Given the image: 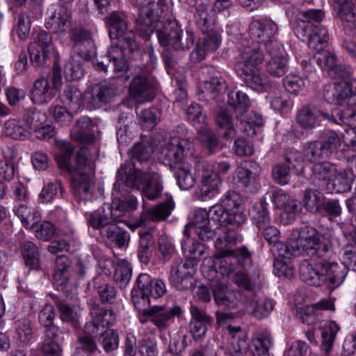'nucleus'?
I'll list each match as a JSON object with an SVG mask.
<instances>
[{"mask_svg":"<svg viewBox=\"0 0 356 356\" xmlns=\"http://www.w3.org/2000/svg\"><path fill=\"white\" fill-rule=\"evenodd\" d=\"M122 82L120 78H112L95 85L83 95V101L87 107L91 110L95 109L109 102L119 94Z\"/></svg>","mask_w":356,"mask_h":356,"instance_id":"8","label":"nucleus"},{"mask_svg":"<svg viewBox=\"0 0 356 356\" xmlns=\"http://www.w3.org/2000/svg\"><path fill=\"white\" fill-rule=\"evenodd\" d=\"M96 54V47L93 39L72 46V56L83 61H90Z\"/></svg>","mask_w":356,"mask_h":356,"instance_id":"59","label":"nucleus"},{"mask_svg":"<svg viewBox=\"0 0 356 356\" xmlns=\"http://www.w3.org/2000/svg\"><path fill=\"white\" fill-rule=\"evenodd\" d=\"M62 101L70 109L76 113L83 104V95L76 85L67 84L63 90Z\"/></svg>","mask_w":356,"mask_h":356,"instance_id":"44","label":"nucleus"},{"mask_svg":"<svg viewBox=\"0 0 356 356\" xmlns=\"http://www.w3.org/2000/svg\"><path fill=\"white\" fill-rule=\"evenodd\" d=\"M172 170L180 189L189 190L194 186L195 179L191 172V165L188 163L179 164Z\"/></svg>","mask_w":356,"mask_h":356,"instance_id":"43","label":"nucleus"},{"mask_svg":"<svg viewBox=\"0 0 356 356\" xmlns=\"http://www.w3.org/2000/svg\"><path fill=\"white\" fill-rule=\"evenodd\" d=\"M114 221H118L110 209L109 204H104L99 209L90 213L87 217V223L92 229L98 230L99 236L108 229Z\"/></svg>","mask_w":356,"mask_h":356,"instance_id":"28","label":"nucleus"},{"mask_svg":"<svg viewBox=\"0 0 356 356\" xmlns=\"http://www.w3.org/2000/svg\"><path fill=\"white\" fill-rule=\"evenodd\" d=\"M90 314L91 320L84 326V333L89 337H93L97 334L100 327H108L115 321V315L111 310L101 307L96 303L91 305Z\"/></svg>","mask_w":356,"mask_h":356,"instance_id":"16","label":"nucleus"},{"mask_svg":"<svg viewBox=\"0 0 356 356\" xmlns=\"http://www.w3.org/2000/svg\"><path fill=\"white\" fill-rule=\"evenodd\" d=\"M151 170L137 166L131 161H125L117 171L116 181L113 187L128 190H140L147 181Z\"/></svg>","mask_w":356,"mask_h":356,"instance_id":"7","label":"nucleus"},{"mask_svg":"<svg viewBox=\"0 0 356 356\" xmlns=\"http://www.w3.org/2000/svg\"><path fill=\"white\" fill-rule=\"evenodd\" d=\"M284 160L283 164L296 175H300L303 172V158L298 151L293 148L287 149L284 154Z\"/></svg>","mask_w":356,"mask_h":356,"instance_id":"57","label":"nucleus"},{"mask_svg":"<svg viewBox=\"0 0 356 356\" xmlns=\"http://www.w3.org/2000/svg\"><path fill=\"white\" fill-rule=\"evenodd\" d=\"M228 104L233 107L238 115L243 116L245 113L250 106V102L248 96L240 90L234 92L232 91L228 94Z\"/></svg>","mask_w":356,"mask_h":356,"instance_id":"51","label":"nucleus"},{"mask_svg":"<svg viewBox=\"0 0 356 356\" xmlns=\"http://www.w3.org/2000/svg\"><path fill=\"white\" fill-rule=\"evenodd\" d=\"M181 250L186 257L191 259H200L207 250L205 245L193 238H183L181 242Z\"/></svg>","mask_w":356,"mask_h":356,"instance_id":"50","label":"nucleus"},{"mask_svg":"<svg viewBox=\"0 0 356 356\" xmlns=\"http://www.w3.org/2000/svg\"><path fill=\"white\" fill-rule=\"evenodd\" d=\"M312 165V177L318 181H325L335 170L336 165L330 162H314Z\"/></svg>","mask_w":356,"mask_h":356,"instance_id":"64","label":"nucleus"},{"mask_svg":"<svg viewBox=\"0 0 356 356\" xmlns=\"http://www.w3.org/2000/svg\"><path fill=\"white\" fill-rule=\"evenodd\" d=\"M236 244V243H235ZM235 246H234V257L236 258L235 259H227L226 260L227 261H223L224 259L218 258L216 257V252L214 254V258L216 259L215 261V266H218V271L222 275L226 276L229 277L232 273H234L235 270V265L238 263L239 264H241V260L245 261L247 259H249L251 257V253L249 252V250L245 247H242L240 248L238 251L235 250Z\"/></svg>","mask_w":356,"mask_h":356,"instance_id":"32","label":"nucleus"},{"mask_svg":"<svg viewBox=\"0 0 356 356\" xmlns=\"http://www.w3.org/2000/svg\"><path fill=\"white\" fill-rule=\"evenodd\" d=\"M97 341L106 353H113L119 347V333L113 329H107L99 335Z\"/></svg>","mask_w":356,"mask_h":356,"instance_id":"49","label":"nucleus"},{"mask_svg":"<svg viewBox=\"0 0 356 356\" xmlns=\"http://www.w3.org/2000/svg\"><path fill=\"white\" fill-rule=\"evenodd\" d=\"M70 335V331L68 329L55 325L45 328L41 348L44 356H61L62 343Z\"/></svg>","mask_w":356,"mask_h":356,"instance_id":"13","label":"nucleus"},{"mask_svg":"<svg viewBox=\"0 0 356 356\" xmlns=\"http://www.w3.org/2000/svg\"><path fill=\"white\" fill-rule=\"evenodd\" d=\"M4 132L6 136L18 140H24L30 135L24 121L15 119H10L5 122Z\"/></svg>","mask_w":356,"mask_h":356,"instance_id":"47","label":"nucleus"},{"mask_svg":"<svg viewBox=\"0 0 356 356\" xmlns=\"http://www.w3.org/2000/svg\"><path fill=\"white\" fill-rule=\"evenodd\" d=\"M211 219L216 221L222 227H225L223 238L218 237L215 242L216 257L224 259H235L234 255V246L236 243L237 234L235 232L246 220L243 212H231L220 204L212 206L209 209Z\"/></svg>","mask_w":356,"mask_h":356,"instance_id":"2","label":"nucleus"},{"mask_svg":"<svg viewBox=\"0 0 356 356\" xmlns=\"http://www.w3.org/2000/svg\"><path fill=\"white\" fill-rule=\"evenodd\" d=\"M21 250L25 264L31 269H37L40 265L38 247L31 241H25L21 245Z\"/></svg>","mask_w":356,"mask_h":356,"instance_id":"56","label":"nucleus"},{"mask_svg":"<svg viewBox=\"0 0 356 356\" xmlns=\"http://www.w3.org/2000/svg\"><path fill=\"white\" fill-rule=\"evenodd\" d=\"M139 291L145 295H150L154 298L161 297L166 291L165 284L159 279H152L147 273H141L137 278Z\"/></svg>","mask_w":356,"mask_h":356,"instance_id":"31","label":"nucleus"},{"mask_svg":"<svg viewBox=\"0 0 356 356\" xmlns=\"http://www.w3.org/2000/svg\"><path fill=\"white\" fill-rule=\"evenodd\" d=\"M56 307L59 312V318L62 322L76 327L79 323V314L75 307L70 304L59 302Z\"/></svg>","mask_w":356,"mask_h":356,"instance_id":"60","label":"nucleus"},{"mask_svg":"<svg viewBox=\"0 0 356 356\" xmlns=\"http://www.w3.org/2000/svg\"><path fill=\"white\" fill-rule=\"evenodd\" d=\"M106 23L111 40H120L127 37L136 40L135 33L132 31L128 30L127 19L124 13L117 11L112 12L106 17Z\"/></svg>","mask_w":356,"mask_h":356,"instance_id":"26","label":"nucleus"},{"mask_svg":"<svg viewBox=\"0 0 356 356\" xmlns=\"http://www.w3.org/2000/svg\"><path fill=\"white\" fill-rule=\"evenodd\" d=\"M334 254L329 255L323 259V277L325 283L330 289H335L341 286L347 274L348 269L343 263H338L332 259Z\"/></svg>","mask_w":356,"mask_h":356,"instance_id":"18","label":"nucleus"},{"mask_svg":"<svg viewBox=\"0 0 356 356\" xmlns=\"http://www.w3.org/2000/svg\"><path fill=\"white\" fill-rule=\"evenodd\" d=\"M332 175L327 184L332 186V189L335 193H343L351 189L353 179L347 168L337 170L336 167Z\"/></svg>","mask_w":356,"mask_h":356,"instance_id":"39","label":"nucleus"},{"mask_svg":"<svg viewBox=\"0 0 356 356\" xmlns=\"http://www.w3.org/2000/svg\"><path fill=\"white\" fill-rule=\"evenodd\" d=\"M215 121L219 128L225 129V131L221 133L223 138L229 140L236 136V133L232 122V116L227 110H219L216 115Z\"/></svg>","mask_w":356,"mask_h":356,"instance_id":"52","label":"nucleus"},{"mask_svg":"<svg viewBox=\"0 0 356 356\" xmlns=\"http://www.w3.org/2000/svg\"><path fill=\"white\" fill-rule=\"evenodd\" d=\"M289 248L291 255L294 257L307 255L322 259L334 254L332 246L321 241L317 231L309 227L301 229L297 236L292 234Z\"/></svg>","mask_w":356,"mask_h":356,"instance_id":"4","label":"nucleus"},{"mask_svg":"<svg viewBox=\"0 0 356 356\" xmlns=\"http://www.w3.org/2000/svg\"><path fill=\"white\" fill-rule=\"evenodd\" d=\"M324 194L318 189L309 188L304 191L302 199V207L313 214H318L325 198Z\"/></svg>","mask_w":356,"mask_h":356,"instance_id":"40","label":"nucleus"},{"mask_svg":"<svg viewBox=\"0 0 356 356\" xmlns=\"http://www.w3.org/2000/svg\"><path fill=\"white\" fill-rule=\"evenodd\" d=\"M156 33L161 45L172 48L174 42L181 33V29L176 21H167L163 27L156 31Z\"/></svg>","mask_w":356,"mask_h":356,"instance_id":"38","label":"nucleus"},{"mask_svg":"<svg viewBox=\"0 0 356 356\" xmlns=\"http://www.w3.org/2000/svg\"><path fill=\"white\" fill-rule=\"evenodd\" d=\"M222 179L218 172L214 170L206 172L201 178L200 186V198L205 200L212 198L219 193Z\"/></svg>","mask_w":356,"mask_h":356,"instance_id":"34","label":"nucleus"},{"mask_svg":"<svg viewBox=\"0 0 356 356\" xmlns=\"http://www.w3.org/2000/svg\"><path fill=\"white\" fill-rule=\"evenodd\" d=\"M120 220L114 221L108 229H104V233L100 236L105 243L114 245L119 248L127 246L129 243L130 236L129 233L118 225Z\"/></svg>","mask_w":356,"mask_h":356,"instance_id":"33","label":"nucleus"},{"mask_svg":"<svg viewBox=\"0 0 356 356\" xmlns=\"http://www.w3.org/2000/svg\"><path fill=\"white\" fill-rule=\"evenodd\" d=\"M197 137L210 154L216 153L222 147L216 134L211 129H204L200 131Z\"/></svg>","mask_w":356,"mask_h":356,"instance_id":"54","label":"nucleus"},{"mask_svg":"<svg viewBox=\"0 0 356 356\" xmlns=\"http://www.w3.org/2000/svg\"><path fill=\"white\" fill-rule=\"evenodd\" d=\"M83 62L75 56H71L64 68L65 76L68 81L79 80L83 76L84 73Z\"/></svg>","mask_w":356,"mask_h":356,"instance_id":"61","label":"nucleus"},{"mask_svg":"<svg viewBox=\"0 0 356 356\" xmlns=\"http://www.w3.org/2000/svg\"><path fill=\"white\" fill-rule=\"evenodd\" d=\"M268 56L270 57L268 60V74L273 76H282L288 68V58L283 46L276 39L275 44L268 40Z\"/></svg>","mask_w":356,"mask_h":356,"instance_id":"20","label":"nucleus"},{"mask_svg":"<svg viewBox=\"0 0 356 356\" xmlns=\"http://www.w3.org/2000/svg\"><path fill=\"white\" fill-rule=\"evenodd\" d=\"M234 318V316L232 313L216 312L217 324L227 330L234 356H244L248 348V336L240 326L230 324Z\"/></svg>","mask_w":356,"mask_h":356,"instance_id":"10","label":"nucleus"},{"mask_svg":"<svg viewBox=\"0 0 356 356\" xmlns=\"http://www.w3.org/2000/svg\"><path fill=\"white\" fill-rule=\"evenodd\" d=\"M139 236L138 257L140 262L147 264L149 261L152 250L154 248L155 239L149 231L140 232Z\"/></svg>","mask_w":356,"mask_h":356,"instance_id":"42","label":"nucleus"},{"mask_svg":"<svg viewBox=\"0 0 356 356\" xmlns=\"http://www.w3.org/2000/svg\"><path fill=\"white\" fill-rule=\"evenodd\" d=\"M72 20V13L65 6H59L47 19L45 26L54 33L65 35L66 26Z\"/></svg>","mask_w":356,"mask_h":356,"instance_id":"29","label":"nucleus"},{"mask_svg":"<svg viewBox=\"0 0 356 356\" xmlns=\"http://www.w3.org/2000/svg\"><path fill=\"white\" fill-rule=\"evenodd\" d=\"M216 303L225 307H234L237 298L233 291H228L227 284L222 281L215 280L211 284Z\"/></svg>","mask_w":356,"mask_h":356,"instance_id":"35","label":"nucleus"},{"mask_svg":"<svg viewBox=\"0 0 356 356\" xmlns=\"http://www.w3.org/2000/svg\"><path fill=\"white\" fill-rule=\"evenodd\" d=\"M193 265L191 261L176 260L171 266L169 277L171 284L179 291H186L194 287Z\"/></svg>","mask_w":356,"mask_h":356,"instance_id":"12","label":"nucleus"},{"mask_svg":"<svg viewBox=\"0 0 356 356\" xmlns=\"http://www.w3.org/2000/svg\"><path fill=\"white\" fill-rule=\"evenodd\" d=\"M323 259L304 260L299 268L300 277L309 285L320 286L325 283Z\"/></svg>","mask_w":356,"mask_h":356,"instance_id":"21","label":"nucleus"},{"mask_svg":"<svg viewBox=\"0 0 356 356\" xmlns=\"http://www.w3.org/2000/svg\"><path fill=\"white\" fill-rule=\"evenodd\" d=\"M97 350V344L92 337L81 335L77 339L76 356H92Z\"/></svg>","mask_w":356,"mask_h":356,"instance_id":"63","label":"nucleus"},{"mask_svg":"<svg viewBox=\"0 0 356 356\" xmlns=\"http://www.w3.org/2000/svg\"><path fill=\"white\" fill-rule=\"evenodd\" d=\"M132 3L139 8L136 22V29L140 35L149 37L154 31L163 13L167 10L166 0H138Z\"/></svg>","mask_w":356,"mask_h":356,"instance_id":"5","label":"nucleus"},{"mask_svg":"<svg viewBox=\"0 0 356 356\" xmlns=\"http://www.w3.org/2000/svg\"><path fill=\"white\" fill-rule=\"evenodd\" d=\"M241 60L235 65L238 76L246 81L257 71L256 66L264 60V56L259 49L250 47H245L240 54Z\"/></svg>","mask_w":356,"mask_h":356,"instance_id":"14","label":"nucleus"},{"mask_svg":"<svg viewBox=\"0 0 356 356\" xmlns=\"http://www.w3.org/2000/svg\"><path fill=\"white\" fill-rule=\"evenodd\" d=\"M210 213L205 209H197L191 218V226H193V232L203 241L211 240L216 236L215 229L210 226Z\"/></svg>","mask_w":356,"mask_h":356,"instance_id":"25","label":"nucleus"},{"mask_svg":"<svg viewBox=\"0 0 356 356\" xmlns=\"http://www.w3.org/2000/svg\"><path fill=\"white\" fill-rule=\"evenodd\" d=\"M88 150L81 148L74 154V147L67 144L55 155L58 167L69 172L76 173L72 179L73 195L78 202L91 201L94 195L93 168L88 161Z\"/></svg>","mask_w":356,"mask_h":356,"instance_id":"1","label":"nucleus"},{"mask_svg":"<svg viewBox=\"0 0 356 356\" xmlns=\"http://www.w3.org/2000/svg\"><path fill=\"white\" fill-rule=\"evenodd\" d=\"M337 105L356 106V80L336 83Z\"/></svg>","mask_w":356,"mask_h":356,"instance_id":"37","label":"nucleus"},{"mask_svg":"<svg viewBox=\"0 0 356 356\" xmlns=\"http://www.w3.org/2000/svg\"><path fill=\"white\" fill-rule=\"evenodd\" d=\"M90 314L91 320L84 326V333L89 337H93L97 334L100 327H108L115 321V315L111 310L101 307L96 303L91 305Z\"/></svg>","mask_w":356,"mask_h":356,"instance_id":"17","label":"nucleus"},{"mask_svg":"<svg viewBox=\"0 0 356 356\" xmlns=\"http://www.w3.org/2000/svg\"><path fill=\"white\" fill-rule=\"evenodd\" d=\"M299 16V21L294 27L296 35L302 41L307 42L310 49H323L328 40L327 30L320 24L324 13L321 10L310 9L300 12Z\"/></svg>","mask_w":356,"mask_h":356,"instance_id":"3","label":"nucleus"},{"mask_svg":"<svg viewBox=\"0 0 356 356\" xmlns=\"http://www.w3.org/2000/svg\"><path fill=\"white\" fill-rule=\"evenodd\" d=\"M317 118V108L304 106L297 114V122L305 129H312L316 126Z\"/></svg>","mask_w":356,"mask_h":356,"instance_id":"55","label":"nucleus"},{"mask_svg":"<svg viewBox=\"0 0 356 356\" xmlns=\"http://www.w3.org/2000/svg\"><path fill=\"white\" fill-rule=\"evenodd\" d=\"M304 158L309 163L330 157L319 140L307 142L303 145Z\"/></svg>","mask_w":356,"mask_h":356,"instance_id":"41","label":"nucleus"},{"mask_svg":"<svg viewBox=\"0 0 356 356\" xmlns=\"http://www.w3.org/2000/svg\"><path fill=\"white\" fill-rule=\"evenodd\" d=\"M130 70V75L124 79L127 80L129 76L132 77L129 86L130 95L138 103L152 101L155 97V92L151 71L145 65H134Z\"/></svg>","mask_w":356,"mask_h":356,"instance_id":"6","label":"nucleus"},{"mask_svg":"<svg viewBox=\"0 0 356 356\" xmlns=\"http://www.w3.org/2000/svg\"><path fill=\"white\" fill-rule=\"evenodd\" d=\"M318 140L330 156L337 152L341 147L340 136L336 131L331 129L323 131Z\"/></svg>","mask_w":356,"mask_h":356,"instance_id":"53","label":"nucleus"},{"mask_svg":"<svg viewBox=\"0 0 356 356\" xmlns=\"http://www.w3.org/2000/svg\"><path fill=\"white\" fill-rule=\"evenodd\" d=\"M92 122L87 116H83L76 121V125L73 133L77 141L83 143H90L94 139V136L90 133Z\"/></svg>","mask_w":356,"mask_h":356,"instance_id":"46","label":"nucleus"},{"mask_svg":"<svg viewBox=\"0 0 356 356\" xmlns=\"http://www.w3.org/2000/svg\"><path fill=\"white\" fill-rule=\"evenodd\" d=\"M154 149L152 145L148 143H136L129 151V159L137 166H141L145 170H157L156 163L152 158Z\"/></svg>","mask_w":356,"mask_h":356,"instance_id":"23","label":"nucleus"},{"mask_svg":"<svg viewBox=\"0 0 356 356\" xmlns=\"http://www.w3.org/2000/svg\"><path fill=\"white\" fill-rule=\"evenodd\" d=\"M14 327L18 340L23 343H27L33 334V325L28 316H19L14 322Z\"/></svg>","mask_w":356,"mask_h":356,"instance_id":"48","label":"nucleus"},{"mask_svg":"<svg viewBox=\"0 0 356 356\" xmlns=\"http://www.w3.org/2000/svg\"><path fill=\"white\" fill-rule=\"evenodd\" d=\"M131 267L129 262L124 260L120 261L114 273V280L120 288H124L131 277Z\"/></svg>","mask_w":356,"mask_h":356,"instance_id":"62","label":"nucleus"},{"mask_svg":"<svg viewBox=\"0 0 356 356\" xmlns=\"http://www.w3.org/2000/svg\"><path fill=\"white\" fill-rule=\"evenodd\" d=\"M181 314V308L177 305L172 307L153 306L151 307V322L161 331L165 330L174 318Z\"/></svg>","mask_w":356,"mask_h":356,"instance_id":"27","label":"nucleus"},{"mask_svg":"<svg viewBox=\"0 0 356 356\" xmlns=\"http://www.w3.org/2000/svg\"><path fill=\"white\" fill-rule=\"evenodd\" d=\"M116 40V44L111 45L107 51L106 56L110 62L122 59L127 56L135 60L142 59L143 50L136 40L127 37Z\"/></svg>","mask_w":356,"mask_h":356,"instance_id":"15","label":"nucleus"},{"mask_svg":"<svg viewBox=\"0 0 356 356\" xmlns=\"http://www.w3.org/2000/svg\"><path fill=\"white\" fill-rule=\"evenodd\" d=\"M161 175L157 170H152L147 181L142 187V193L147 199L153 200L158 198L162 191Z\"/></svg>","mask_w":356,"mask_h":356,"instance_id":"45","label":"nucleus"},{"mask_svg":"<svg viewBox=\"0 0 356 356\" xmlns=\"http://www.w3.org/2000/svg\"><path fill=\"white\" fill-rule=\"evenodd\" d=\"M227 85L222 77H211L200 86L199 99L209 102L214 100L227 90Z\"/></svg>","mask_w":356,"mask_h":356,"instance_id":"30","label":"nucleus"},{"mask_svg":"<svg viewBox=\"0 0 356 356\" xmlns=\"http://www.w3.org/2000/svg\"><path fill=\"white\" fill-rule=\"evenodd\" d=\"M29 53L31 64L36 67L49 65L53 54L51 35L45 32H40L36 40L31 43Z\"/></svg>","mask_w":356,"mask_h":356,"instance_id":"11","label":"nucleus"},{"mask_svg":"<svg viewBox=\"0 0 356 356\" xmlns=\"http://www.w3.org/2000/svg\"><path fill=\"white\" fill-rule=\"evenodd\" d=\"M129 193L128 190L113 188V200L109 207L117 220L127 213L136 210L138 207L136 197Z\"/></svg>","mask_w":356,"mask_h":356,"instance_id":"19","label":"nucleus"},{"mask_svg":"<svg viewBox=\"0 0 356 356\" xmlns=\"http://www.w3.org/2000/svg\"><path fill=\"white\" fill-rule=\"evenodd\" d=\"M342 213V207L338 199L327 198L325 197L321 207H320L318 215L327 217L329 220H332L339 217Z\"/></svg>","mask_w":356,"mask_h":356,"instance_id":"58","label":"nucleus"},{"mask_svg":"<svg viewBox=\"0 0 356 356\" xmlns=\"http://www.w3.org/2000/svg\"><path fill=\"white\" fill-rule=\"evenodd\" d=\"M193 152V144L189 139L172 138L163 147L161 159L165 165H168L172 170L179 164H182L183 159L192 155Z\"/></svg>","mask_w":356,"mask_h":356,"instance_id":"9","label":"nucleus"},{"mask_svg":"<svg viewBox=\"0 0 356 356\" xmlns=\"http://www.w3.org/2000/svg\"><path fill=\"white\" fill-rule=\"evenodd\" d=\"M174 208V203L172 199H168L163 202L159 203L150 209L143 210L140 217L134 223L129 225L132 230L145 225L148 220L161 221L169 216Z\"/></svg>","mask_w":356,"mask_h":356,"instance_id":"22","label":"nucleus"},{"mask_svg":"<svg viewBox=\"0 0 356 356\" xmlns=\"http://www.w3.org/2000/svg\"><path fill=\"white\" fill-rule=\"evenodd\" d=\"M56 92L55 88H52L48 79L40 78L34 83L31 98L34 104H42L49 102Z\"/></svg>","mask_w":356,"mask_h":356,"instance_id":"36","label":"nucleus"},{"mask_svg":"<svg viewBox=\"0 0 356 356\" xmlns=\"http://www.w3.org/2000/svg\"><path fill=\"white\" fill-rule=\"evenodd\" d=\"M204 33L197 40L195 49L191 54V59L193 62L204 60L207 53L216 51L221 43L220 36L217 31H208Z\"/></svg>","mask_w":356,"mask_h":356,"instance_id":"24","label":"nucleus"}]
</instances>
